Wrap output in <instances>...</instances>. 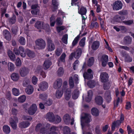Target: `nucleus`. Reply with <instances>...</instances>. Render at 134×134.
I'll list each match as a JSON object with an SVG mask.
<instances>
[{"label": "nucleus", "mask_w": 134, "mask_h": 134, "mask_svg": "<svg viewBox=\"0 0 134 134\" xmlns=\"http://www.w3.org/2000/svg\"><path fill=\"white\" fill-rule=\"evenodd\" d=\"M56 127L54 126L51 127L50 124L47 123L45 125L43 123H39L36 125V132L42 134H57L54 132Z\"/></svg>", "instance_id": "1"}, {"label": "nucleus", "mask_w": 134, "mask_h": 134, "mask_svg": "<svg viewBox=\"0 0 134 134\" xmlns=\"http://www.w3.org/2000/svg\"><path fill=\"white\" fill-rule=\"evenodd\" d=\"M92 120L90 115L88 114H85L84 116L81 117V124L82 126L83 134H85L84 132V130L85 128H88L89 125L86 124L90 122ZM86 134H92L91 132L88 133Z\"/></svg>", "instance_id": "2"}, {"label": "nucleus", "mask_w": 134, "mask_h": 134, "mask_svg": "<svg viewBox=\"0 0 134 134\" xmlns=\"http://www.w3.org/2000/svg\"><path fill=\"white\" fill-rule=\"evenodd\" d=\"M13 51L15 54L17 55H19L20 54L22 57H25L26 56V53L25 52L23 47H19L18 50L17 49L15 48L14 49Z\"/></svg>", "instance_id": "3"}, {"label": "nucleus", "mask_w": 134, "mask_h": 134, "mask_svg": "<svg viewBox=\"0 0 134 134\" xmlns=\"http://www.w3.org/2000/svg\"><path fill=\"white\" fill-rule=\"evenodd\" d=\"M19 120L18 118L16 116L10 119L9 120V123L14 130H16L17 128V123L18 122Z\"/></svg>", "instance_id": "4"}, {"label": "nucleus", "mask_w": 134, "mask_h": 134, "mask_svg": "<svg viewBox=\"0 0 134 134\" xmlns=\"http://www.w3.org/2000/svg\"><path fill=\"white\" fill-rule=\"evenodd\" d=\"M47 42H48L47 47V49L49 51H54L55 48L54 44L52 42L51 38H47Z\"/></svg>", "instance_id": "5"}, {"label": "nucleus", "mask_w": 134, "mask_h": 134, "mask_svg": "<svg viewBox=\"0 0 134 134\" xmlns=\"http://www.w3.org/2000/svg\"><path fill=\"white\" fill-rule=\"evenodd\" d=\"M45 25L43 22L38 21L36 23L35 26L38 29H43L45 30L49 27V25L47 24H46Z\"/></svg>", "instance_id": "6"}, {"label": "nucleus", "mask_w": 134, "mask_h": 134, "mask_svg": "<svg viewBox=\"0 0 134 134\" xmlns=\"http://www.w3.org/2000/svg\"><path fill=\"white\" fill-rule=\"evenodd\" d=\"M36 45L38 46L41 49L44 48L46 47V43L44 40L42 39H39L35 41Z\"/></svg>", "instance_id": "7"}, {"label": "nucleus", "mask_w": 134, "mask_h": 134, "mask_svg": "<svg viewBox=\"0 0 134 134\" xmlns=\"http://www.w3.org/2000/svg\"><path fill=\"white\" fill-rule=\"evenodd\" d=\"M122 4L120 1H116L113 4V9L116 10L120 9L122 8Z\"/></svg>", "instance_id": "8"}, {"label": "nucleus", "mask_w": 134, "mask_h": 134, "mask_svg": "<svg viewBox=\"0 0 134 134\" xmlns=\"http://www.w3.org/2000/svg\"><path fill=\"white\" fill-rule=\"evenodd\" d=\"M37 109V107L36 105L33 104L30 107L28 110V112L30 115H33L35 113Z\"/></svg>", "instance_id": "9"}, {"label": "nucleus", "mask_w": 134, "mask_h": 134, "mask_svg": "<svg viewBox=\"0 0 134 134\" xmlns=\"http://www.w3.org/2000/svg\"><path fill=\"white\" fill-rule=\"evenodd\" d=\"M83 76L85 79H92L93 77V73L91 69H89L87 70V72H85Z\"/></svg>", "instance_id": "10"}, {"label": "nucleus", "mask_w": 134, "mask_h": 134, "mask_svg": "<svg viewBox=\"0 0 134 134\" xmlns=\"http://www.w3.org/2000/svg\"><path fill=\"white\" fill-rule=\"evenodd\" d=\"M38 86L40 88L37 90L38 91H40V89L42 91H45L48 88V85L47 82L43 81L41 82Z\"/></svg>", "instance_id": "11"}, {"label": "nucleus", "mask_w": 134, "mask_h": 134, "mask_svg": "<svg viewBox=\"0 0 134 134\" xmlns=\"http://www.w3.org/2000/svg\"><path fill=\"white\" fill-rule=\"evenodd\" d=\"M20 76L22 77L26 76L29 72L28 69L25 67L21 68L19 71Z\"/></svg>", "instance_id": "12"}, {"label": "nucleus", "mask_w": 134, "mask_h": 134, "mask_svg": "<svg viewBox=\"0 0 134 134\" xmlns=\"http://www.w3.org/2000/svg\"><path fill=\"white\" fill-rule=\"evenodd\" d=\"M29 121H23L20 122L19 124V127L21 129L28 127L30 125Z\"/></svg>", "instance_id": "13"}, {"label": "nucleus", "mask_w": 134, "mask_h": 134, "mask_svg": "<svg viewBox=\"0 0 134 134\" xmlns=\"http://www.w3.org/2000/svg\"><path fill=\"white\" fill-rule=\"evenodd\" d=\"M55 115L52 112L48 113L46 115L45 118L46 119L49 121L53 122L54 121Z\"/></svg>", "instance_id": "14"}, {"label": "nucleus", "mask_w": 134, "mask_h": 134, "mask_svg": "<svg viewBox=\"0 0 134 134\" xmlns=\"http://www.w3.org/2000/svg\"><path fill=\"white\" fill-rule=\"evenodd\" d=\"M101 81L102 82L108 81L109 76L108 74L105 72L101 73L100 76Z\"/></svg>", "instance_id": "15"}, {"label": "nucleus", "mask_w": 134, "mask_h": 134, "mask_svg": "<svg viewBox=\"0 0 134 134\" xmlns=\"http://www.w3.org/2000/svg\"><path fill=\"white\" fill-rule=\"evenodd\" d=\"M108 61V57L106 55H103L101 57L100 61L102 63V65L103 66H105L107 62Z\"/></svg>", "instance_id": "16"}, {"label": "nucleus", "mask_w": 134, "mask_h": 134, "mask_svg": "<svg viewBox=\"0 0 134 134\" xmlns=\"http://www.w3.org/2000/svg\"><path fill=\"white\" fill-rule=\"evenodd\" d=\"M62 84V80L60 79H57L54 82L53 87L55 89H58L61 87Z\"/></svg>", "instance_id": "17"}, {"label": "nucleus", "mask_w": 134, "mask_h": 134, "mask_svg": "<svg viewBox=\"0 0 134 134\" xmlns=\"http://www.w3.org/2000/svg\"><path fill=\"white\" fill-rule=\"evenodd\" d=\"M71 95V90L70 88L67 89L64 94L65 99L67 100H69L70 98Z\"/></svg>", "instance_id": "18"}, {"label": "nucleus", "mask_w": 134, "mask_h": 134, "mask_svg": "<svg viewBox=\"0 0 134 134\" xmlns=\"http://www.w3.org/2000/svg\"><path fill=\"white\" fill-rule=\"evenodd\" d=\"M3 33L5 38L8 41H10L11 38V34L8 31L6 30L3 31Z\"/></svg>", "instance_id": "19"}, {"label": "nucleus", "mask_w": 134, "mask_h": 134, "mask_svg": "<svg viewBox=\"0 0 134 134\" xmlns=\"http://www.w3.org/2000/svg\"><path fill=\"white\" fill-rule=\"evenodd\" d=\"M95 100L96 103L99 105L102 104L103 102V98L100 96H96L95 98Z\"/></svg>", "instance_id": "20"}, {"label": "nucleus", "mask_w": 134, "mask_h": 134, "mask_svg": "<svg viewBox=\"0 0 134 134\" xmlns=\"http://www.w3.org/2000/svg\"><path fill=\"white\" fill-rule=\"evenodd\" d=\"M3 132L6 134H9L10 132L11 129L10 127L7 125H5L3 127Z\"/></svg>", "instance_id": "21"}, {"label": "nucleus", "mask_w": 134, "mask_h": 134, "mask_svg": "<svg viewBox=\"0 0 134 134\" xmlns=\"http://www.w3.org/2000/svg\"><path fill=\"white\" fill-rule=\"evenodd\" d=\"M87 94L88 95L86 98L85 100L87 102H89L92 99L93 96V92L92 91L90 90L88 92Z\"/></svg>", "instance_id": "22"}, {"label": "nucleus", "mask_w": 134, "mask_h": 134, "mask_svg": "<svg viewBox=\"0 0 134 134\" xmlns=\"http://www.w3.org/2000/svg\"><path fill=\"white\" fill-rule=\"evenodd\" d=\"M125 19V17L123 16H121L117 15L115 16L113 18V20L115 21L120 22L122 20Z\"/></svg>", "instance_id": "23"}, {"label": "nucleus", "mask_w": 134, "mask_h": 134, "mask_svg": "<svg viewBox=\"0 0 134 134\" xmlns=\"http://www.w3.org/2000/svg\"><path fill=\"white\" fill-rule=\"evenodd\" d=\"M52 64V62L51 61L47 59L46 60L44 63L43 66L45 69L48 68Z\"/></svg>", "instance_id": "24"}, {"label": "nucleus", "mask_w": 134, "mask_h": 134, "mask_svg": "<svg viewBox=\"0 0 134 134\" xmlns=\"http://www.w3.org/2000/svg\"><path fill=\"white\" fill-rule=\"evenodd\" d=\"M12 79L14 81H17L19 78V75L17 73H13L11 75Z\"/></svg>", "instance_id": "25"}, {"label": "nucleus", "mask_w": 134, "mask_h": 134, "mask_svg": "<svg viewBox=\"0 0 134 134\" xmlns=\"http://www.w3.org/2000/svg\"><path fill=\"white\" fill-rule=\"evenodd\" d=\"M121 122L119 120H117L116 122H114L112 125L111 129L112 130L114 131L115 130V127L119 126Z\"/></svg>", "instance_id": "26"}, {"label": "nucleus", "mask_w": 134, "mask_h": 134, "mask_svg": "<svg viewBox=\"0 0 134 134\" xmlns=\"http://www.w3.org/2000/svg\"><path fill=\"white\" fill-rule=\"evenodd\" d=\"M34 88L32 86L29 85L26 89L25 91L28 94L30 95L34 91Z\"/></svg>", "instance_id": "27"}, {"label": "nucleus", "mask_w": 134, "mask_h": 134, "mask_svg": "<svg viewBox=\"0 0 134 134\" xmlns=\"http://www.w3.org/2000/svg\"><path fill=\"white\" fill-rule=\"evenodd\" d=\"M99 45L100 43L99 41H95L92 44V48L93 50H96L98 48Z\"/></svg>", "instance_id": "28"}, {"label": "nucleus", "mask_w": 134, "mask_h": 134, "mask_svg": "<svg viewBox=\"0 0 134 134\" xmlns=\"http://www.w3.org/2000/svg\"><path fill=\"white\" fill-rule=\"evenodd\" d=\"M63 120L65 123L66 124L70 123V116L68 114H65L63 117Z\"/></svg>", "instance_id": "29"}, {"label": "nucleus", "mask_w": 134, "mask_h": 134, "mask_svg": "<svg viewBox=\"0 0 134 134\" xmlns=\"http://www.w3.org/2000/svg\"><path fill=\"white\" fill-rule=\"evenodd\" d=\"M105 98L108 102H110L111 100L110 92L109 91H107L105 94Z\"/></svg>", "instance_id": "30"}, {"label": "nucleus", "mask_w": 134, "mask_h": 134, "mask_svg": "<svg viewBox=\"0 0 134 134\" xmlns=\"http://www.w3.org/2000/svg\"><path fill=\"white\" fill-rule=\"evenodd\" d=\"M82 51L80 48L78 49L74 53V57L76 58H79L81 55Z\"/></svg>", "instance_id": "31"}, {"label": "nucleus", "mask_w": 134, "mask_h": 134, "mask_svg": "<svg viewBox=\"0 0 134 134\" xmlns=\"http://www.w3.org/2000/svg\"><path fill=\"white\" fill-rule=\"evenodd\" d=\"M8 55L10 59L12 61H15V56L13 52L10 51H8Z\"/></svg>", "instance_id": "32"}, {"label": "nucleus", "mask_w": 134, "mask_h": 134, "mask_svg": "<svg viewBox=\"0 0 134 134\" xmlns=\"http://www.w3.org/2000/svg\"><path fill=\"white\" fill-rule=\"evenodd\" d=\"M13 94L15 96H18L20 94V91L19 89L14 88L12 90Z\"/></svg>", "instance_id": "33"}, {"label": "nucleus", "mask_w": 134, "mask_h": 134, "mask_svg": "<svg viewBox=\"0 0 134 134\" xmlns=\"http://www.w3.org/2000/svg\"><path fill=\"white\" fill-rule=\"evenodd\" d=\"M52 4L54 6V8L52 9L53 11H54L57 9L58 7L59 4L57 0H52Z\"/></svg>", "instance_id": "34"}, {"label": "nucleus", "mask_w": 134, "mask_h": 134, "mask_svg": "<svg viewBox=\"0 0 134 134\" xmlns=\"http://www.w3.org/2000/svg\"><path fill=\"white\" fill-rule=\"evenodd\" d=\"M91 113L92 115L95 116L98 115L99 114V111L96 108H93L91 110Z\"/></svg>", "instance_id": "35"}, {"label": "nucleus", "mask_w": 134, "mask_h": 134, "mask_svg": "<svg viewBox=\"0 0 134 134\" xmlns=\"http://www.w3.org/2000/svg\"><path fill=\"white\" fill-rule=\"evenodd\" d=\"M8 69L10 71H13L15 69L14 65L12 63L9 62L7 64Z\"/></svg>", "instance_id": "36"}, {"label": "nucleus", "mask_w": 134, "mask_h": 134, "mask_svg": "<svg viewBox=\"0 0 134 134\" xmlns=\"http://www.w3.org/2000/svg\"><path fill=\"white\" fill-rule=\"evenodd\" d=\"M26 52L28 56L30 58H32L35 56L34 53L28 49H26Z\"/></svg>", "instance_id": "37"}, {"label": "nucleus", "mask_w": 134, "mask_h": 134, "mask_svg": "<svg viewBox=\"0 0 134 134\" xmlns=\"http://www.w3.org/2000/svg\"><path fill=\"white\" fill-rule=\"evenodd\" d=\"M54 121L53 122L55 123H58L61 122V118L58 115L55 116Z\"/></svg>", "instance_id": "38"}, {"label": "nucleus", "mask_w": 134, "mask_h": 134, "mask_svg": "<svg viewBox=\"0 0 134 134\" xmlns=\"http://www.w3.org/2000/svg\"><path fill=\"white\" fill-rule=\"evenodd\" d=\"M79 91L77 90H75L72 93V98L74 99H77L79 96Z\"/></svg>", "instance_id": "39"}, {"label": "nucleus", "mask_w": 134, "mask_h": 134, "mask_svg": "<svg viewBox=\"0 0 134 134\" xmlns=\"http://www.w3.org/2000/svg\"><path fill=\"white\" fill-rule=\"evenodd\" d=\"M87 10L86 8L84 7H82L80 10L79 9L78 12L81 15L86 14V13Z\"/></svg>", "instance_id": "40"}, {"label": "nucleus", "mask_w": 134, "mask_h": 134, "mask_svg": "<svg viewBox=\"0 0 134 134\" xmlns=\"http://www.w3.org/2000/svg\"><path fill=\"white\" fill-rule=\"evenodd\" d=\"M26 97L25 95H23L20 96L18 98V101L20 103H23L25 101Z\"/></svg>", "instance_id": "41"}, {"label": "nucleus", "mask_w": 134, "mask_h": 134, "mask_svg": "<svg viewBox=\"0 0 134 134\" xmlns=\"http://www.w3.org/2000/svg\"><path fill=\"white\" fill-rule=\"evenodd\" d=\"M18 41L21 45H25V40L24 37H20L19 38Z\"/></svg>", "instance_id": "42"}, {"label": "nucleus", "mask_w": 134, "mask_h": 134, "mask_svg": "<svg viewBox=\"0 0 134 134\" xmlns=\"http://www.w3.org/2000/svg\"><path fill=\"white\" fill-rule=\"evenodd\" d=\"M66 56V55L64 53H63L61 55L60 59H58V61L59 62H65V58Z\"/></svg>", "instance_id": "43"}, {"label": "nucleus", "mask_w": 134, "mask_h": 134, "mask_svg": "<svg viewBox=\"0 0 134 134\" xmlns=\"http://www.w3.org/2000/svg\"><path fill=\"white\" fill-rule=\"evenodd\" d=\"M80 37V34H79L75 37L72 42V46H75L77 43Z\"/></svg>", "instance_id": "44"}, {"label": "nucleus", "mask_w": 134, "mask_h": 134, "mask_svg": "<svg viewBox=\"0 0 134 134\" xmlns=\"http://www.w3.org/2000/svg\"><path fill=\"white\" fill-rule=\"evenodd\" d=\"M63 132L64 134H69L70 129L68 126H65L63 128Z\"/></svg>", "instance_id": "45"}, {"label": "nucleus", "mask_w": 134, "mask_h": 134, "mask_svg": "<svg viewBox=\"0 0 134 134\" xmlns=\"http://www.w3.org/2000/svg\"><path fill=\"white\" fill-rule=\"evenodd\" d=\"M63 94V92L62 91H57L56 93V97L57 98H59L62 97Z\"/></svg>", "instance_id": "46"}, {"label": "nucleus", "mask_w": 134, "mask_h": 134, "mask_svg": "<svg viewBox=\"0 0 134 134\" xmlns=\"http://www.w3.org/2000/svg\"><path fill=\"white\" fill-rule=\"evenodd\" d=\"M62 52V48L58 47L55 51V53L57 56H59Z\"/></svg>", "instance_id": "47"}, {"label": "nucleus", "mask_w": 134, "mask_h": 134, "mask_svg": "<svg viewBox=\"0 0 134 134\" xmlns=\"http://www.w3.org/2000/svg\"><path fill=\"white\" fill-rule=\"evenodd\" d=\"M103 87L104 89H108L110 86L109 83L108 81L104 82Z\"/></svg>", "instance_id": "48"}, {"label": "nucleus", "mask_w": 134, "mask_h": 134, "mask_svg": "<svg viewBox=\"0 0 134 134\" xmlns=\"http://www.w3.org/2000/svg\"><path fill=\"white\" fill-rule=\"evenodd\" d=\"M87 85L89 87L92 88L94 87L95 85V82L93 81H90L88 82Z\"/></svg>", "instance_id": "49"}, {"label": "nucleus", "mask_w": 134, "mask_h": 134, "mask_svg": "<svg viewBox=\"0 0 134 134\" xmlns=\"http://www.w3.org/2000/svg\"><path fill=\"white\" fill-rule=\"evenodd\" d=\"M57 72L58 75L59 76H62L64 74V70L63 68L62 67L60 68Z\"/></svg>", "instance_id": "50"}, {"label": "nucleus", "mask_w": 134, "mask_h": 134, "mask_svg": "<svg viewBox=\"0 0 134 134\" xmlns=\"http://www.w3.org/2000/svg\"><path fill=\"white\" fill-rule=\"evenodd\" d=\"M94 62V58L93 57L90 58L88 60V64L89 66L92 65L93 63Z\"/></svg>", "instance_id": "51"}, {"label": "nucleus", "mask_w": 134, "mask_h": 134, "mask_svg": "<svg viewBox=\"0 0 134 134\" xmlns=\"http://www.w3.org/2000/svg\"><path fill=\"white\" fill-rule=\"evenodd\" d=\"M68 35L66 34L64 35L62 39V41L65 44L67 43Z\"/></svg>", "instance_id": "52"}, {"label": "nucleus", "mask_w": 134, "mask_h": 134, "mask_svg": "<svg viewBox=\"0 0 134 134\" xmlns=\"http://www.w3.org/2000/svg\"><path fill=\"white\" fill-rule=\"evenodd\" d=\"M54 16L53 15H52L50 18V24L51 26H54L55 24V21L54 20Z\"/></svg>", "instance_id": "53"}, {"label": "nucleus", "mask_w": 134, "mask_h": 134, "mask_svg": "<svg viewBox=\"0 0 134 134\" xmlns=\"http://www.w3.org/2000/svg\"><path fill=\"white\" fill-rule=\"evenodd\" d=\"M41 68L42 67L41 66H38L35 70V74H40L41 72L42 71L41 70Z\"/></svg>", "instance_id": "54"}, {"label": "nucleus", "mask_w": 134, "mask_h": 134, "mask_svg": "<svg viewBox=\"0 0 134 134\" xmlns=\"http://www.w3.org/2000/svg\"><path fill=\"white\" fill-rule=\"evenodd\" d=\"M86 38L85 37L82 39L79 42V44L81 47H83L85 44Z\"/></svg>", "instance_id": "55"}, {"label": "nucleus", "mask_w": 134, "mask_h": 134, "mask_svg": "<svg viewBox=\"0 0 134 134\" xmlns=\"http://www.w3.org/2000/svg\"><path fill=\"white\" fill-rule=\"evenodd\" d=\"M21 62L20 58H18L16 59L15 62V65L17 66H21Z\"/></svg>", "instance_id": "56"}, {"label": "nucleus", "mask_w": 134, "mask_h": 134, "mask_svg": "<svg viewBox=\"0 0 134 134\" xmlns=\"http://www.w3.org/2000/svg\"><path fill=\"white\" fill-rule=\"evenodd\" d=\"M124 41L126 43H130L131 42V39L129 36H126L124 38Z\"/></svg>", "instance_id": "57"}, {"label": "nucleus", "mask_w": 134, "mask_h": 134, "mask_svg": "<svg viewBox=\"0 0 134 134\" xmlns=\"http://www.w3.org/2000/svg\"><path fill=\"white\" fill-rule=\"evenodd\" d=\"M69 82L70 87L72 88L74 86V83L72 79V77H71L69 80Z\"/></svg>", "instance_id": "58"}, {"label": "nucleus", "mask_w": 134, "mask_h": 134, "mask_svg": "<svg viewBox=\"0 0 134 134\" xmlns=\"http://www.w3.org/2000/svg\"><path fill=\"white\" fill-rule=\"evenodd\" d=\"M23 118L24 120H27L29 121H31L32 119L31 117L29 116L24 115Z\"/></svg>", "instance_id": "59"}, {"label": "nucleus", "mask_w": 134, "mask_h": 134, "mask_svg": "<svg viewBox=\"0 0 134 134\" xmlns=\"http://www.w3.org/2000/svg\"><path fill=\"white\" fill-rule=\"evenodd\" d=\"M65 29V27L64 26H58L57 27V29L58 33H60L61 31L64 30Z\"/></svg>", "instance_id": "60"}, {"label": "nucleus", "mask_w": 134, "mask_h": 134, "mask_svg": "<svg viewBox=\"0 0 134 134\" xmlns=\"http://www.w3.org/2000/svg\"><path fill=\"white\" fill-rule=\"evenodd\" d=\"M38 81L37 78L35 76H34L32 78V82L35 85H36Z\"/></svg>", "instance_id": "61"}, {"label": "nucleus", "mask_w": 134, "mask_h": 134, "mask_svg": "<svg viewBox=\"0 0 134 134\" xmlns=\"http://www.w3.org/2000/svg\"><path fill=\"white\" fill-rule=\"evenodd\" d=\"M122 22L125 25H130L133 23V21L132 20H129L128 21H123Z\"/></svg>", "instance_id": "62"}, {"label": "nucleus", "mask_w": 134, "mask_h": 134, "mask_svg": "<svg viewBox=\"0 0 134 134\" xmlns=\"http://www.w3.org/2000/svg\"><path fill=\"white\" fill-rule=\"evenodd\" d=\"M56 22L57 24L58 25H61L62 24L63 21L60 18H58L56 20Z\"/></svg>", "instance_id": "63"}, {"label": "nucleus", "mask_w": 134, "mask_h": 134, "mask_svg": "<svg viewBox=\"0 0 134 134\" xmlns=\"http://www.w3.org/2000/svg\"><path fill=\"white\" fill-rule=\"evenodd\" d=\"M120 100V99L119 97H118V99L116 101H115L114 102V108H115L116 107H117L119 104V102Z\"/></svg>", "instance_id": "64"}]
</instances>
